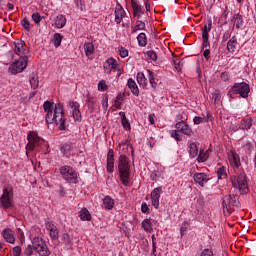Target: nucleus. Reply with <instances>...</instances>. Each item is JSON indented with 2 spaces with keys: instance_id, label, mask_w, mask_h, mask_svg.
Here are the masks:
<instances>
[{
  "instance_id": "obj_1",
  "label": "nucleus",
  "mask_w": 256,
  "mask_h": 256,
  "mask_svg": "<svg viewBox=\"0 0 256 256\" xmlns=\"http://www.w3.org/2000/svg\"><path fill=\"white\" fill-rule=\"evenodd\" d=\"M44 111L46 113V123L51 125L56 123L60 131H65V113H63V106L61 103L55 104V102L45 101L43 104Z\"/></svg>"
},
{
  "instance_id": "obj_2",
  "label": "nucleus",
  "mask_w": 256,
  "mask_h": 256,
  "mask_svg": "<svg viewBox=\"0 0 256 256\" xmlns=\"http://www.w3.org/2000/svg\"><path fill=\"white\" fill-rule=\"evenodd\" d=\"M118 169L121 182L127 187L129 185V179H131L129 160H127V156L120 155L118 160Z\"/></svg>"
},
{
  "instance_id": "obj_3",
  "label": "nucleus",
  "mask_w": 256,
  "mask_h": 256,
  "mask_svg": "<svg viewBox=\"0 0 256 256\" xmlns=\"http://www.w3.org/2000/svg\"><path fill=\"white\" fill-rule=\"evenodd\" d=\"M232 187L238 189L242 195L249 193V186L247 184V175L240 173L231 178Z\"/></svg>"
},
{
  "instance_id": "obj_4",
  "label": "nucleus",
  "mask_w": 256,
  "mask_h": 256,
  "mask_svg": "<svg viewBox=\"0 0 256 256\" xmlns=\"http://www.w3.org/2000/svg\"><path fill=\"white\" fill-rule=\"evenodd\" d=\"M222 207L224 215L227 216L231 215L233 207H241V203L239 202V200H237V198H235V195L228 194L223 197Z\"/></svg>"
},
{
  "instance_id": "obj_5",
  "label": "nucleus",
  "mask_w": 256,
  "mask_h": 256,
  "mask_svg": "<svg viewBox=\"0 0 256 256\" xmlns=\"http://www.w3.org/2000/svg\"><path fill=\"white\" fill-rule=\"evenodd\" d=\"M29 61V57L23 56L16 60L9 66V71L12 75H17V73H23V71L27 67V63Z\"/></svg>"
},
{
  "instance_id": "obj_6",
  "label": "nucleus",
  "mask_w": 256,
  "mask_h": 256,
  "mask_svg": "<svg viewBox=\"0 0 256 256\" xmlns=\"http://www.w3.org/2000/svg\"><path fill=\"white\" fill-rule=\"evenodd\" d=\"M34 251L38 253L40 256H49L51 252L49 251V247L43 241V238L35 237L32 241Z\"/></svg>"
},
{
  "instance_id": "obj_7",
  "label": "nucleus",
  "mask_w": 256,
  "mask_h": 256,
  "mask_svg": "<svg viewBox=\"0 0 256 256\" xmlns=\"http://www.w3.org/2000/svg\"><path fill=\"white\" fill-rule=\"evenodd\" d=\"M60 175L68 183H77V172L71 166H62L60 168Z\"/></svg>"
},
{
  "instance_id": "obj_8",
  "label": "nucleus",
  "mask_w": 256,
  "mask_h": 256,
  "mask_svg": "<svg viewBox=\"0 0 256 256\" xmlns=\"http://www.w3.org/2000/svg\"><path fill=\"white\" fill-rule=\"evenodd\" d=\"M28 144L26 145L27 151H33L35 147H39L45 143V140L37 135L35 132H30L27 136Z\"/></svg>"
},
{
  "instance_id": "obj_9",
  "label": "nucleus",
  "mask_w": 256,
  "mask_h": 256,
  "mask_svg": "<svg viewBox=\"0 0 256 256\" xmlns=\"http://www.w3.org/2000/svg\"><path fill=\"white\" fill-rule=\"evenodd\" d=\"M233 93L240 95L243 99H247L249 97V92L251 89L249 88V84L245 82L235 83L232 87Z\"/></svg>"
},
{
  "instance_id": "obj_10",
  "label": "nucleus",
  "mask_w": 256,
  "mask_h": 256,
  "mask_svg": "<svg viewBox=\"0 0 256 256\" xmlns=\"http://www.w3.org/2000/svg\"><path fill=\"white\" fill-rule=\"evenodd\" d=\"M178 133H183V135H187V137H191L193 135V130L189 127V124L185 123V121H180L175 125Z\"/></svg>"
},
{
  "instance_id": "obj_11",
  "label": "nucleus",
  "mask_w": 256,
  "mask_h": 256,
  "mask_svg": "<svg viewBox=\"0 0 256 256\" xmlns=\"http://www.w3.org/2000/svg\"><path fill=\"white\" fill-rule=\"evenodd\" d=\"M0 199L1 205L4 207V209L13 207V201L11 200V195L9 194V190L7 188L3 189V194Z\"/></svg>"
},
{
  "instance_id": "obj_12",
  "label": "nucleus",
  "mask_w": 256,
  "mask_h": 256,
  "mask_svg": "<svg viewBox=\"0 0 256 256\" xmlns=\"http://www.w3.org/2000/svg\"><path fill=\"white\" fill-rule=\"evenodd\" d=\"M161 193H163V187L154 188L151 192V201L155 209H159V199H161Z\"/></svg>"
},
{
  "instance_id": "obj_13",
  "label": "nucleus",
  "mask_w": 256,
  "mask_h": 256,
  "mask_svg": "<svg viewBox=\"0 0 256 256\" xmlns=\"http://www.w3.org/2000/svg\"><path fill=\"white\" fill-rule=\"evenodd\" d=\"M46 229L47 231H49V235L52 241H57V239H59V230L57 229V226H55V224H53L52 222H47Z\"/></svg>"
},
{
  "instance_id": "obj_14",
  "label": "nucleus",
  "mask_w": 256,
  "mask_h": 256,
  "mask_svg": "<svg viewBox=\"0 0 256 256\" xmlns=\"http://www.w3.org/2000/svg\"><path fill=\"white\" fill-rule=\"evenodd\" d=\"M70 107L72 109V117L74 121L81 123V111L79 110L80 105L78 102H70Z\"/></svg>"
},
{
  "instance_id": "obj_15",
  "label": "nucleus",
  "mask_w": 256,
  "mask_h": 256,
  "mask_svg": "<svg viewBox=\"0 0 256 256\" xmlns=\"http://www.w3.org/2000/svg\"><path fill=\"white\" fill-rule=\"evenodd\" d=\"M114 13L116 23H121V21H123V17H125V10H123V6H121V4L116 5Z\"/></svg>"
},
{
  "instance_id": "obj_16",
  "label": "nucleus",
  "mask_w": 256,
  "mask_h": 256,
  "mask_svg": "<svg viewBox=\"0 0 256 256\" xmlns=\"http://www.w3.org/2000/svg\"><path fill=\"white\" fill-rule=\"evenodd\" d=\"M2 236L4 237L5 241H7V243H15V236H13V230L10 228H5L2 231Z\"/></svg>"
},
{
  "instance_id": "obj_17",
  "label": "nucleus",
  "mask_w": 256,
  "mask_h": 256,
  "mask_svg": "<svg viewBox=\"0 0 256 256\" xmlns=\"http://www.w3.org/2000/svg\"><path fill=\"white\" fill-rule=\"evenodd\" d=\"M132 9H133V16L134 17H141L143 15V7L139 5L135 0H131Z\"/></svg>"
},
{
  "instance_id": "obj_18",
  "label": "nucleus",
  "mask_w": 256,
  "mask_h": 256,
  "mask_svg": "<svg viewBox=\"0 0 256 256\" xmlns=\"http://www.w3.org/2000/svg\"><path fill=\"white\" fill-rule=\"evenodd\" d=\"M231 23L236 27V29H241L243 27V16H241L239 13L234 14Z\"/></svg>"
},
{
  "instance_id": "obj_19",
  "label": "nucleus",
  "mask_w": 256,
  "mask_h": 256,
  "mask_svg": "<svg viewBox=\"0 0 256 256\" xmlns=\"http://www.w3.org/2000/svg\"><path fill=\"white\" fill-rule=\"evenodd\" d=\"M127 85L131 90V93H133L135 97H139V87L137 86V83L135 82V80H133V78L128 79Z\"/></svg>"
},
{
  "instance_id": "obj_20",
  "label": "nucleus",
  "mask_w": 256,
  "mask_h": 256,
  "mask_svg": "<svg viewBox=\"0 0 256 256\" xmlns=\"http://www.w3.org/2000/svg\"><path fill=\"white\" fill-rule=\"evenodd\" d=\"M62 241H63L64 245H66L67 249H72L73 235H71L69 233H63Z\"/></svg>"
},
{
  "instance_id": "obj_21",
  "label": "nucleus",
  "mask_w": 256,
  "mask_h": 256,
  "mask_svg": "<svg viewBox=\"0 0 256 256\" xmlns=\"http://www.w3.org/2000/svg\"><path fill=\"white\" fill-rule=\"evenodd\" d=\"M66 24L67 18H65L63 14H60L55 18V26L57 27V29H63V27H65Z\"/></svg>"
},
{
  "instance_id": "obj_22",
  "label": "nucleus",
  "mask_w": 256,
  "mask_h": 256,
  "mask_svg": "<svg viewBox=\"0 0 256 256\" xmlns=\"http://www.w3.org/2000/svg\"><path fill=\"white\" fill-rule=\"evenodd\" d=\"M15 45V53L16 55H21V53H23V55H25V41L23 40H18L17 42L14 43Z\"/></svg>"
},
{
  "instance_id": "obj_23",
  "label": "nucleus",
  "mask_w": 256,
  "mask_h": 256,
  "mask_svg": "<svg viewBox=\"0 0 256 256\" xmlns=\"http://www.w3.org/2000/svg\"><path fill=\"white\" fill-rule=\"evenodd\" d=\"M194 181L203 187L204 183H207V175L205 173H196L194 175Z\"/></svg>"
},
{
  "instance_id": "obj_24",
  "label": "nucleus",
  "mask_w": 256,
  "mask_h": 256,
  "mask_svg": "<svg viewBox=\"0 0 256 256\" xmlns=\"http://www.w3.org/2000/svg\"><path fill=\"white\" fill-rule=\"evenodd\" d=\"M29 81L32 89L39 87V75H37V73L33 72L29 77Z\"/></svg>"
},
{
  "instance_id": "obj_25",
  "label": "nucleus",
  "mask_w": 256,
  "mask_h": 256,
  "mask_svg": "<svg viewBox=\"0 0 256 256\" xmlns=\"http://www.w3.org/2000/svg\"><path fill=\"white\" fill-rule=\"evenodd\" d=\"M237 49V38L233 36L228 42H227V50L230 53H235V50Z\"/></svg>"
},
{
  "instance_id": "obj_26",
  "label": "nucleus",
  "mask_w": 256,
  "mask_h": 256,
  "mask_svg": "<svg viewBox=\"0 0 256 256\" xmlns=\"http://www.w3.org/2000/svg\"><path fill=\"white\" fill-rule=\"evenodd\" d=\"M119 115L121 117V123H122L123 128L126 131H129V129H131V123H129V120L127 119V116L125 115V112H120Z\"/></svg>"
},
{
  "instance_id": "obj_27",
  "label": "nucleus",
  "mask_w": 256,
  "mask_h": 256,
  "mask_svg": "<svg viewBox=\"0 0 256 256\" xmlns=\"http://www.w3.org/2000/svg\"><path fill=\"white\" fill-rule=\"evenodd\" d=\"M84 53L86 57H89V55H93L95 53V46L93 43L88 42L84 44Z\"/></svg>"
},
{
  "instance_id": "obj_28",
  "label": "nucleus",
  "mask_w": 256,
  "mask_h": 256,
  "mask_svg": "<svg viewBox=\"0 0 256 256\" xmlns=\"http://www.w3.org/2000/svg\"><path fill=\"white\" fill-rule=\"evenodd\" d=\"M103 205L105 209L111 210L115 205V200H113L110 196H106L103 199Z\"/></svg>"
},
{
  "instance_id": "obj_29",
  "label": "nucleus",
  "mask_w": 256,
  "mask_h": 256,
  "mask_svg": "<svg viewBox=\"0 0 256 256\" xmlns=\"http://www.w3.org/2000/svg\"><path fill=\"white\" fill-rule=\"evenodd\" d=\"M79 217L81 221H91V213H89V210L87 208H82Z\"/></svg>"
},
{
  "instance_id": "obj_30",
  "label": "nucleus",
  "mask_w": 256,
  "mask_h": 256,
  "mask_svg": "<svg viewBox=\"0 0 256 256\" xmlns=\"http://www.w3.org/2000/svg\"><path fill=\"white\" fill-rule=\"evenodd\" d=\"M137 82L140 87H147V78L145 77V74L143 72L137 73Z\"/></svg>"
},
{
  "instance_id": "obj_31",
  "label": "nucleus",
  "mask_w": 256,
  "mask_h": 256,
  "mask_svg": "<svg viewBox=\"0 0 256 256\" xmlns=\"http://www.w3.org/2000/svg\"><path fill=\"white\" fill-rule=\"evenodd\" d=\"M107 65L110 67V71H119V63L114 58H109L107 60Z\"/></svg>"
},
{
  "instance_id": "obj_32",
  "label": "nucleus",
  "mask_w": 256,
  "mask_h": 256,
  "mask_svg": "<svg viewBox=\"0 0 256 256\" xmlns=\"http://www.w3.org/2000/svg\"><path fill=\"white\" fill-rule=\"evenodd\" d=\"M137 41H138L139 47H146L147 46V35L143 32L140 33L137 36Z\"/></svg>"
},
{
  "instance_id": "obj_33",
  "label": "nucleus",
  "mask_w": 256,
  "mask_h": 256,
  "mask_svg": "<svg viewBox=\"0 0 256 256\" xmlns=\"http://www.w3.org/2000/svg\"><path fill=\"white\" fill-rule=\"evenodd\" d=\"M61 41H63V35L61 33H55L52 39L54 47H61Z\"/></svg>"
},
{
  "instance_id": "obj_34",
  "label": "nucleus",
  "mask_w": 256,
  "mask_h": 256,
  "mask_svg": "<svg viewBox=\"0 0 256 256\" xmlns=\"http://www.w3.org/2000/svg\"><path fill=\"white\" fill-rule=\"evenodd\" d=\"M145 30V22L138 20L136 21V26L132 28L131 33H137V31H143Z\"/></svg>"
},
{
  "instance_id": "obj_35",
  "label": "nucleus",
  "mask_w": 256,
  "mask_h": 256,
  "mask_svg": "<svg viewBox=\"0 0 256 256\" xmlns=\"http://www.w3.org/2000/svg\"><path fill=\"white\" fill-rule=\"evenodd\" d=\"M88 110L90 113H93V111H95V109L99 108V103L97 102V98H94L93 100H91L90 103H88Z\"/></svg>"
},
{
  "instance_id": "obj_36",
  "label": "nucleus",
  "mask_w": 256,
  "mask_h": 256,
  "mask_svg": "<svg viewBox=\"0 0 256 256\" xmlns=\"http://www.w3.org/2000/svg\"><path fill=\"white\" fill-rule=\"evenodd\" d=\"M197 153H199V150L197 148V144L191 143L189 146V154L192 158L197 157Z\"/></svg>"
},
{
  "instance_id": "obj_37",
  "label": "nucleus",
  "mask_w": 256,
  "mask_h": 256,
  "mask_svg": "<svg viewBox=\"0 0 256 256\" xmlns=\"http://www.w3.org/2000/svg\"><path fill=\"white\" fill-rule=\"evenodd\" d=\"M73 148V144L71 142H66L64 145L61 146L60 151L65 155V153H69Z\"/></svg>"
},
{
  "instance_id": "obj_38",
  "label": "nucleus",
  "mask_w": 256,
  "mask_h": 256,
  "mask_svg": "<svg viewBox=\"0 0 256 256\" xmlns=\"http://www.w3.org/2000/svg\"><path fill=\"white\" fill-rule=\"evenodd\" d=\"M203 121H205V123H207V121H209V113H207V118L201 117V116H196L193 119V122L195 125H200V123H203Z\"/></svg>"
},
{
  "instance_id": "obj_39",
  "label": "nucleus",
  "mask_w": 256,
  "mask_h": 256,
  "mask_svg": "<svg viewBox=\"0 0 256 256\" xmlns=\"http://www.w3.org/2000/svg\"><path fill=\"white\" fill-rule=\"evenodd\" d=\"M217 177L218 179H225L227 177V169L225 167L218 168Z\"/></svg>"
},
{
  "instance_id": "obj_40",
  "label": "nucleus",
  "mask_w": 256,
  "mask_h": 256,
  "mask_svg": "<svg viewBox=\"0 0 256 256\" xmlns=\"http://www.w3.org/2000/svg\"><path fill=\"white\" fill-rule=\"evenodd\" d=\"M142 227L144 228V231H152V227H151V219H145L142 221Z\"/></svg>"
},
{
  "instance_id": "obj_41",
  "label": "nucleus",
  "mask_w": 256,
  "mask_h": 256,
  "mask_svg": "<svg viewBox=\"0 0 256 256\" xmlns=\"http://www.w3.org/2000/svg\"><path fill=\"white\" fill-rule=\"evenodd\" d=\"M189 229V222H184L180 228L181 237L187 235V230Z\"/></svg>"
},
{
  "instance_id": "obj_42",
  "label": "nucleus",
  "mask_w": 256,
  "mask_h": 256,
  "mask_svg": "<svg viewBox=\"0 0 256 256\" xmlns=\"http://www.w3.org/2000/svg\"><path fill=\"white\" fill-rule=\"evenodd\" d=\"M147 73L150 84L152 85L153 88H156L157 83L155 82V77H153V72L151 70H147Z\"/></svg>"
},
{
  "instance_id": "obj_43",
  "label": "nucleus",
  "mask_w": 256,
  "mask_h": 256,
  "mask_svg": "<svg viewBox=\"0 0 256 256\" xmlns=\"http://www.w3.org/2000/svg\"><path fill=\"white\" fill-rule=\"evenodd\" d=\"M118 51H119V55H120V57H122V59H125V57L129 56V50L125 49L123 46L119 47Z\"/></svg>"
},
{
  "instance_id": "obj_44",
  "label": "nucleus",
  "mask_w": 256,
  "mask_h": 256,
  "mask_svg": "<svg viewBox=\"0 0 256 256\" xmlns=\"http://www.w3.org/2000/svg\"><path fill=\"white\" fill-rule=\"evenodd\" d=\"M146 55L148 57V59H151L152 61H157V53L153 50H150L148 52H146Z\"/></svg>"
},
{
  "instance_id": "obj_45",
  "label": "nucleus",
  "mask_w": 256,
  "mask_h": 256,
  "mask_svg": "<svg viewBox=\"0 0 256 256\" xmlns=\"http://www.w3.org/2000/svg\"><path fill=\"white\" fill-rule=\"evenodd\" d=\"M33 251H35V248L33 247V244H29L25 250H24V254L27 256L33 255Z\"/></svg>"
},
{
  "instance_id": "obj_46",
  "label": "nucleus",
  "mask_w": 256,
  "mask_h": 256,
  "mask_svg": "<svg viewBox=\"0 0 256 256\" xmlns=\"http://www.w3.org/2000/svg\"><path fill=\"white\" fill-rule=\"evenodd\" d=\"M124 94H118L115 100L116 109H121V101H123Z\"/></svg>"
},
{
  "instance_id": "obj_47",
  "label": "nucleus",
  "mask_w": 256,
  "mask_h": 256,
  "mask_svg": "<svg viewBox=\"0 0 256 256\" xmlns=\"http://www.w3.org/2000/svg\"><path fill=\"white\" fill-rule=\"evenodd\" d=\"M198 161L199 163H205V161H207V154L203 151H200L198 155Z\"/></svg>"
},
{
  "instance_id": "obj_48",
  "label": "nucleus",
  "mask_w": 256,
  "mask_h": 256,
  "mask_svg": "<svg viewBox=\"0 0 256 256\" xmlns=\"http://www.w3.org/2000/svg\"><path fill=\"white\" fill-rule=\"evenodd\" d=\"M22 26L24 27V29H26V31H30V29H31V22H29V19L24 18L22 20Z\"/></svg>"
},
{
  "instance_id": "obj_49",
  "label": "nucleus",
  "mask_w": 256,
  "mask_h": 256,
  "mask_svg": "<svg viewBox=\"0 0 256 256\" xmlns=\"http://www.w3.org/2000/svg\"><path fill=\"white\" fill-rule=\"evenodd\" d=\"M32 19L36 23V25H39L41 23V14L39 13H33L32 14Z\"/></svg>"
},
{
  "instance_id": "obj_50",
  "label": "nucleus",
  "mask_w": 256,
  "mask_h": 256,
  "mask_svg": "<svg viewBox=\"0 0 256 256\" xmlns=\"http://www.w3.org/2000/svg\"><path fill=\"white\" fill-rule=\"evenodd\" d=\"M114 169H115V161H107L108 173H113Z\"/></svg>"
},
{
  "instance_id": "obj_51",
  "label": "nucleus",
  "mask_w": 256,
  "mask_h": 256,
  "mask_svg": "<svg viewBox=\"0 0 256 256\" xmlns=\"http://www.w3.org/2000/svg\"><path fill=\"white\" fill-rule=\"evenodd\" d=\"M232 159L236 167H239V165H241V160L239 159V155H237V153L232 152Z\"/></svg>"
},
{
  "instance_id": "obj_52",
  "label": "nucleus",
  "mask_w": 256,
  "mask_h": 256,
  "mask_svg": "<svg viewBox=\"0 0 256 256\" xmlns=\"http://www.w3.org/2000/svg\"><path fill=\"white\" fill-rule=\"evenodd\" d=\"M251 125H252L251 122L244 121L240 124L239 129H242V130L251 129Z\"/></svg>"
},
{
  "instance_id": "obj_53",
  "label": "nucleus",
  "mask_w": 256,
  "mask_h": 256,
  "mask_svg": "<svg viewBox=\"0 0 256 256\" xmlns=\"http://www.w3.org/2000/svg\"><path fill=\"white\" fill-rule=\"evenodd\" d=\"M115 151L113 149L108 150L107 161H115Z\"/></svg>"
},
{
  "instance_id": "obj_54",
  "label": "nucleus",
  "mask_w": 256,
  "mask_h": 256,
  "mask_svg": "<svg viewBox=\"0 0 256 256\" xmlns=\"http://www.w3.org/2000/svg\"><path fill=\"white\" fill-rule=\"evenodd\" d=\"M170 135H171V137H173L174 139H176V141H181V137H179V131H177V130H171V131H170Z\"/></svg>"
},
{
  "instance_id": "obj_55",
  "label": "nucleus",
  "mask_w": 256,
  "mask_h": 256,
  "mask_svg": "<svg viewBox=\"0 0 256 256\" xmlns=\"http://www.w3.org/2000/svg\"><path fill=\"white\" fill-rule=\"evenodd\" d=\"M102 107H103L104 111H107V108L109 107V98L107 96H105L102 99Z\"/></svg>"
},
{
  "instance_id": "obj_56",
  "label": "nucleus",
  "mask_w": 256,
  "mask_h": 256,
  "mask_svg": "<svg viewBox=\"0 0 256 256\" xmlns=\"http://www.w3.org/2000/svg\"><path fill=\"white\" fill-rule=\"evenodd\" d=\"M98 90L107 91V84L105 83V81L102 80L98 83Z\"/></svg>"
},
{
  "instance_id": "obj_57",
  "label": "nucleus",
  "mask_w": 256,
  "mask_h": 256,
  "mask_svg": "<svg viewBox=\"0 0 256 256\" xmlns=\"http://www.w3.org/2000/svg\"><path fill=\"white\" fill-rule=\"evenodd\" d=\"M209 31L211 30H209L207 24H205L202 30V38H209Z\"/></svg>"
},
{
  "instance_id": "obj_58",
  "label": "nucleus",
  "mask_w": 256,
  "mask_h": 256,
  "mask_svg": "<svg viewBox=\"0 0 256 256\" xmlns=\"http://www.w3.org/2000/svg\"><path fill=\"white\" fill-rule=\"evenodd\" d=\"M200 256H213V251H211V249H204Z\"/></svg>"
},
{
  "instance_id": "obj_59",
  "label": "nucleus",
  "mask_w": 256,
  "mask_h": 256,
  "mask_svg": "<svg viewBox=\"0 0 256 256\" xmlns=\"http://www.w3.org/2000/svg\"><path fill=\"white\" fill-rule=\"evenodd\" d=\"M203 55H204L206 61H209V59H211V50H209V49L204 50Z\"/></svg>"
},
{
  "instance_id": "obj_60",
  "label": "nucleus",
  "mask_w": 256,
  "mask_h": 256,
  "mask_svg": "<svg viewBox=\"0 0 256 256\" xmlns=\"http://www.w3.org/2000/svg\"><path fill=\"white\" fill-rule=\"evenodd\" d=\"M141 211L142 213H149V206L147 205V203H142Z\"/></svg>"
},
{
  "instance_id": "obj_61",
  "label": "nucleus",
  "mask_w": 256,
  "mask_h": 256,
  "mask_svg": "<svg viewBox=\"0 0 256 256\" xmlns=\"http://www.w3.org/2000/svg\"><path fill=\"white\" fill-rule=\"evenodd\" d=\"M230 37H231V32L226 31V32L223 34L222 41H227V39H229Z\"/></svg>"
},
{
  "instance_id": "obj_62",
  "label": "nucleus",
  "mask_w": 256,
  "mask_h": 256,
  "mask_svg": "<svg viewBox=\"0 0 256 256\" xmlns=\"http://www.w3.org/2000/svg\"><path fill=\"white\" fill-rule=\"evenodd\" d=\"M203 42H202V47H209L210 43H209V38H202Z\"/></svg>"
},
{
  "instance_id": "obj_63",
  "label": "nucleus",
  "mask_w": 256,
  "mask_h": 256,
  "mask_svg": "<svg viewBox=\"0 0 256 256\" xmlns=\"http://www.w3.org/2000/svg\"><path fill=\"white\" fill-rule=\"evenodd\" d=\"M214 101H215V103L221 101V94H219L218 92H216V93L214 94Z\"/></svg>"
},
{
  "instance_id": "obj_64",
  "label": "nucleus",
  "mask_w": 256,
  "mask_h": 256,
  "mask_svg": "<svg viewBox=\"0 0 256 256\" xmlns=\"http://www.w3.org/2000/svg\"><path fill=\"white\" fill-rule=\"evenodd\" d=\"M229 16V9H225L224 11H223V13H222V17L224 18V19H227V17Z\"/></svg>"
}]
</instances>
